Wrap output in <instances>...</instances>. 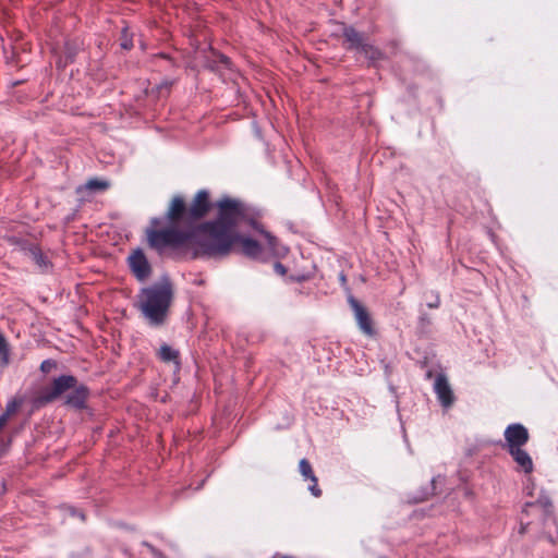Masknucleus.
I'll return each mask as SVG.
<instances>
[{"label": "nucleus", "mask_w": 558, "mask_h": 558, "mask_svg": "<svg viewBox=\"0 0 558 558\" xmlns=\"http://www.w3.org/2000/svg\"><path fill=\"white\" fill-rule=\"evenodd\" d=\"M8 420H9V416H7L5 414H1L0 415V429H3V427L7 425L8 423Z\"/></svg>", "instance_id": "nucleus-27"}, {"label": "nucleus", "mask_w": 558, "mask_h": 558, "mask_svg": "<svg viewBox=\"0 0 558 558\" xmlns=\"http://www.w3.org/2000/svg\"><path fill=\"white\" fill-rule=\"evenodd\" d=\"M505 439L507 442V448L513 449L523 447L529 441V432L527 429L519 423L510 424L505 429Z\"/></svg>", "instance_id": "nucleus-9"}, {"label": "nucleus", "mask_w": 558, "mask_h": 558, "mask_svg": "<svg viewBox=\"0 0 558 558\" xmlns=\"http://www.w3.org/2000/svg\"><path fill=\"white\" fill-rule=\"evenodd\" d=\"M348 302L353 311L355 320L362 332L367 336H373L375 330L373 322L366 307L361 304L353 295L348 298Z\"/></svg>", "instance_id": "nucleus-8"}, {"label": "nucleus", "mask_w": 558, "mask_h": 558, "mask_svg": "<svg viewBox=\"0 0 558 558\" xmlns=\"http://www.w3.org/2000/svg\"><path fill=\"white\" fill-rule=\"evenodd\" d=\"M439 304H440V300H439V296L436 294L434 296V300L427 303V306L429 308H437L439 306Z\"/></svg>", "instance_id": "nucleus-26"}, {"label": "nucleus", "mask_w": 558, "mask_h": 558, "mask_svg": "<svg viewBox=\"0 0 558 558\" xmlns=\"http://www.w3.org/2000/svg\"><path fill=\"white\" fill-rule=\"evenodd\" d=\"M174 84L172 80H163L160 84L151 87L147 93L148 96L156 99L157 101L167 99L171 93V88Z\"/></svg>", "instance_id": "nucleus-16"}, {"label": "nucleus", "mask_w": 558, "mask_h": 558, "mask_svg": "<svg viewBox=\"0 0 558 558\" xmlns=\"http://www.w3.org/2000/svg\"><path fill=\"white\" fill-rule=\"evenodd\" d=\"M110 183L106 180L90 179L86 182L85 189L90 192L106 191Z\"/></svg>", "instance_id": "nucleus-20"}, {"label": "nucleus", "mask_w": 558, "mask_h": 558, "mask_svg": "<svg viewBox=\"0 0 558 558\" xmlns=\"http://www.w3.org/2000/svg\"><path fill=\"white\" fill-rule=\"evenodd\" d=\"M440 481V476L438 477H434L432 481H430V487L428 488V490L426 493H424L421 497H418L416 499V501H423L425 499H427L429 496H433L436 494V483Z\"/></svg>", "instance_id": "nucleus-21"}, {"label": "nucleus", "mask_w": 558, "mask_h": 558, "mask_svg": "<svg viewBox=\"0 0 558 558\" xmlns=\"http://www.w3.org/2000/svg\"><path fill=\"white\" fill-rule=\"evenodd\" d=\"M276 269H277L278 271H280L281 274H284V272H286L284 267H283V266H282V264H280V263H276Z\"/></svg>", "instance_id": "nucleus-30"}, {"label": "nucleus", "mask_w": 558, "mask_h": 558, "mask_svg": "<svg viewBox=\"0 0 558 558\" xmlns=\"http://www.w3.org/2000/svg\"><path fill=\"white\" fill-rule=\"evenodd\" d=\"M121 46L124 48V49H130L131 45H128V43H122Z\"/></svg>", "instance_id": "nucleus-31"}, {"label": "nucleus", "mask_w": 558, "mask_h": 558, "mask_svg": "<svg viewBox=\"0 0 558 558\" xmlns=\"http://www.w3.org/2000/svg\"><path fill=\"white\" fill-rule=\"evenodd\" d=\"M158 357L166 363L173 362L179 364V351L174 350L166 343L160 347L158 351Z\"/></svg>", "instance_id": "nucleus-17"}, {"label": "nucleus", "mask_w": 558, "mask_h": 558, "mask_svg": "<svg viewBox=\"0 0 558 558\" xmlns=\"http://www.w3.org/2000/svg\"><path fill=\"white\" fill-rule=\"evenodd\" d=\"M10 363V347L9 343L3 336L2 332H0V365L7 366Z\"/></svg>", "instance_id": "nucleus-19"}, {"label": "nucleus", "mask_w": 558, "mask_h": 558, "mask_svg": "<svg viewBox=\"0 0 558 558\" xmlns=\"http://www.w3.org/2000/svg\"><path fill=\"white\" fill-rule=\"evenodd\" d=\"M165 219H167L170 225L177 227L181 223H193V221L189 219V207L182 196L177 195L171 199Z\"/></svg>", "instance_id": "nucleus-7"}, {"label": "nucleus", "mask_w": 558, "mask_h": 558, "mask_svg": "<svg viewBox=\"0 0 558 558\" xmlns=\"http://www.w3.org/2000/svg\"><path fill=\"white\" fill-rule=\"evenodd\" d=\"M553 509V502L550 498L542 494L539 497L532 501H526L523 508V512L530 513V511L537 510L541 512V515H548L551 512Z\"/></svg>", "instance_id": "nucleus-14"}, {"label": "nucleus", "mask_w": 558, "mask_h": 558, "mask_svg": "<svg viewBox=\"0 0 558 558\" xmlns=\"http://www.w3.org/2000/svg\"><path fill=\"white\" fill-rule=\"evenodd\" d=\"M434 389L444 408H450L453 404L454 396L447 378L444 375H438L436 377Z\"/></svg>", "instance_id": "nucleus-12"}, {"label": "nucleus", "mask_w": 558, "mask_h": 558, "mask_svg": "<svg viewBox=\"0 0 558 558\" xmlns=\"http://www.w3.org/2000/svg\"><path fill=\"white\" fill-rule=\"evenodd\" d=\"M162 218H151L149 226L146 228L145 234L147 244L150 248L162 254L166 250H177L183 246L193 248V258L206 257L205 254H198V236H201L198 228L187 227L179 228L174 225L161 228Z\"/></svg>", "instance_id": "nucleus-3"}, {"label": "nucleus", "mask_w": 558, "mask_h": 558, "mask_svg": "<svg viewBox=\"0 0 558 558\" xmlns=\"http://www.w3.org/2000/svg\"><path fill=\"white\" fill-rule=\"evenodd\" d=\"M142 544H143V546H145V547H147L149 549V551L153 554L154 557H156V558H166L165 555L159 549L154 547L148 542H143Z\"/></svg>", "instance_id": "nucleus-24"}, {"label": "nucleus", "mask_w": 558, "mask_h": 558, "mask_svg": "<svg viewBox=\"0 0 558 558\" xmlns=\"http://www.w3.org/2000/svg\"><path fill=\"white\" fill-rule=\"evenodd\" d=\"M26 254L34 260L40 268H47L48 267V260L41 253L40 248L36 245H31Z\"/></svg>", "instance_id": "nucleus-18"}, {"label": "nucleus", "mask_w": 558, "mask_h": 558, "mask_svg": "<svg viewBox=\"0 0 558 558\" xmlns=\"http://www.w3.org/2000/svg\"><path fill=\"white\" fill-rule=\"evenodd\" d=\"M57 366V363L53 360H45L40 364V371L43 373H50Z\"/></svg>", "instance_id": "nucleus-22"}, {"label": "nucleus", "mask_w": 558, "mask_h": 558, "mask_svg": "<svg viewBox=\"0 0 558 558\" xmlns=\"http://www.w3.org/2000/svg\"><path fill=\"white\" fill-rule=\"evenodd\" d=\"M420 325L422 328L430 325V317L427 314H422L420 317Z\"/></svg>", "instance_id": "nucleus-25"}, {"label": "nucleus", "mask_w": 558, "mask_h": 558, "mask_svg": "<svg viewBox=\"0 0 558 558\" xmlns=\"http://www.w3.org/2000/svg\"><path fill=\"white\" fill-rule=\"evenodd\" d=\"M209 208V193L206 190L198 191L189 207V219L193 222L202 219L206 216Z\"/></svg>", "instance_id": "nucleus-10"}, {"label": "nucleus", "mask_w": 558, "mask_h": 558, "mask_svg": "<svg viewBox=\"0 0 558 558\" xmlns=\"http://www.w3.org/2000/svg\"><path fill=\"white\" fill-rule=\"evenodd\" d=\"M128 266L133 276L141 282L147 280L151 275V266L142 248H135L128 257Z\"/></svg>", "instance_id": "nucleus-6"}, {"label": "nucleus", "mask_w": 558, "mask_h": 558, "mask_svg": "<svg viewBox=\"0 0 558 558\" xmlns=\"http://www.w3.org/2000/svg\"><path fill=\"white\" fill-rule=\"evenodd\" d=\"M508 452L524 473L533 471L532 458L522 447L509 449Z\"/></svg>", "instance_id": "nucleus-15"}, {"label": "nucleus", "mask_w": 558, "mask_h": 558, "mask_svg": "<svg viewBox=\"0 0 558 558\" xmlns=\"http://www.w3.org/2000/svg\"><path fill=\"white\" fill-rule=\"evenodd\" d=\"M217 206L219 209L217 219L197 227L201 234L197 240L198 254H205L208 258L229 255L236 240L235 227L241 221H247L254 230L264 235L271 253L279 254L281 252L278 239L250 217L245 204L238 199L225 197L218 202Z\"/></svg>", "instance_id": "nucleus-1"}, {"label": "nucleus", "mask_w": 558, "mask_h": 558, "mask_svg": "<svg viewBox=\"0 0 558 558\" xmlns=\"http://www.w3.org/2000/svg\"><path fill=\"white\" fill-rule=\"evenodd\" d=\"M342 47L348 51L362 53L371 63H375L385 58V53L376 46L367 41L364 33L353 26L342 24Z\"/></svg>", "instance_id": "nucleus-5"}, {"label": "nucleus", "mask_w": 558, "mask_h": 558, "mask_svg": "<svg viewBox=\"0 0 558 558\" xmlns=\"http://www.w3.org/2000/svg\"><path fill=\"white\" fill-rule=\"evenodd\" d=\"M173 300V284L165 276L159 282L140 290L136 307L150 327H161L168 320Z\"/></svg>", "instance_id": "nucleus-2"}, {"label": "nucleus", "mask_w": 558, "mask_h": 558, "mask_svg": "<svg viewBox=\"0 0 558 558\" xmlns=\"http://www.w3.org/2000/svg\"><path fill=\"white\" fill-rule=\"evenodd\" d=\"M299 471L305 481H311L312 484L308 486V490L314 497L322 496V489L318 487V480L314 474L311 463L307 459H302L299 463Z\"/></svg>", "instance_id": "nucleus-13"}, {"label": "nucleus", "mask_w": 558, "mask_h": 558, "mask_svg": "<svg viewBox=\"0 0 558 558\" xmlns=\"http://www.w3.org/2000/svg\"><path fill=\"white\" fill-rule=\"evenodd\" d=\"M71 514H72V515H77L82 521H84V520H85V515H84V513L78 512V511H76V510H74V509H72V510H71Z\"/></svg>", "instance_id": "nucleus-28"}, {"label": "nucleus", "mask_w": 558, "mask_h": 558, "mask_svg": "<svg viewBox=\"0 0 558 558\" xmlns=\"http://www.w3.org/2000/svg\"><path fill=\"white\" fill-rule=\"evenodd\" d=\"M17 408H19V402L15 400H12L7 404L5 411L3 414H5L7 416L10 417L12 414H14L16 412Z\"/></svg>", "instance_id": "nucleus-23"}, {"label": "nucleus", "mask_w": 558, "mask_h": 558, "mask_svg": "<svg viewBox=\"0 0 558 558\" xmlns=\"http://www.w3.org/2000/svg\"><path fill=\"white\" fill-rule=\"evenodd\" d=\"M64 393H66L64 403L68 407L75 410L86 408L89 389L84 384H80L73 375H61L53 378L51 385L41 390L37 401L40 404L51 403Z\"/></svg>", "instance_id": "nucleus-4"}, {"label": "nucleus", "mask_w": 558, "mask_h": 558, "mask_svg": "<svg viewBox=\"0 0 558 558\" xmlns=\"http://www.w3.org/2000/svg\"><path fill=\"white\" fill-rule=\"evenodd\" d=\"M236 240L232 251L240 252L250 258H258L262 255V245L256 241L247 236H243L239 233L235 234Z\"/></svg>", "instance_id": "nucleus-11"}, {"label": "nucleus", "mask_w": 558, "mask_h": 558, "mask_svg": "<svg viewBox=\"0 0 558 558\" xmlns=\"http://www.w3.org/2000/svg\"><path fill=\"white\" fill-rule=\"evenodd\" d=\"M220 62H221L222 64H225L226 66H228V65H229V63H230V60H229V58H228V57H226V56L221 54V56H220Z\"/></svg>", "instance_id": "nucleus-29"}]
</instances>
